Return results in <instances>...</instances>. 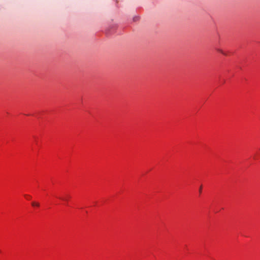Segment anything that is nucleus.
<instances>
[{
	"instance_id": "f03ea898",
	"label": "nucleus",
	"mask_w": 260,
	"mask_h": 260,
	"mask_svg": "<svg viewBox=\"0 0 260 260\" xmlns=\"http://www.w3.org/2000/svg\"><path fill=\"white\" fill-rule=\"evenodd\" d=\"M31 205L33 207H38L39 206V204L38 203H37V202H32L31 203Z\"/></svg>"
},
{
	"instance_id": "f257e3e1",
	"label": "nucleus",
	"mask_w": 260,
	"mask_h": 260,
	"mask_svg": "<svg viewBox=\"0 0 260 260\" xmlns=\"http://www.w3.org/2000/svg\"><path fill=\"white\" fill-rule=\"evenodd\" d=\"M57 199L60 200L61 201L66 202V205L68 206H69L68 204V201L70 199V196L68 194H65L62 196H60L56 193H52L49 196V199L50 201L52 203L55 204L56 203L55 200Z\"/></svg>"
},
{
	"instance_id": "20e7f679",
	"label": "nucleus",
	"mask_w": 260,
	"mask_h": 260,
	"mask_svg": "<svg viewBox=\"0 0 260 260\" xmlns=\"http://www.w3.org/2000/svg\"><path fill=\"white\" fill-rule=\"evenodd\" d=\"M202 191V186L200 187V192L201 193Z\"/></svg>"
},
{
	"instance_id": "7ed1b4c3",
	"label": "nucleus",
	"mask_w": 260,
	"mask_h": 260,
	"mask_svg": "<svg viewBox=\"0 0 260 260\" xmlns=\"http://www.w3.org/2000/svg\"><path fill=\"white\" fill-rule=\"evenodd\" d=\"M25 198H26V199H27V200H29V198H30V196H28V195H26V196H25Z\"/></svg>"
}]
</instances>
